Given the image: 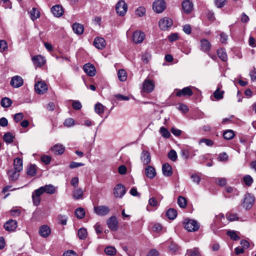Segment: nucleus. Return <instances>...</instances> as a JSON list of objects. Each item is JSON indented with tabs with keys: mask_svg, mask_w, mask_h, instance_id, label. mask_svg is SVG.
<instances>
[{
	"mask_svg": "<svg viewBox=\"0 0 256 256\" xmlns=\"http://www.w3.org/2000/svg\"><path fill=\"white\" fill-rule=\"evenodd\" d=\"M44 192L43 186L40 187L39 188L35 190L32 193L33 195L40 197V196Z\"/></svg>",
	"mask_w": 256,
	"mask_h": 256,
	"instance_id": "62",
	"label": "nucleus"
},
{
	"mask_svg": "<svg viewBox=\"0 0 256 256\" xmlns=\"http://www.w3.org/2000/svg\"><path fill=\"white\" fill-rule=\"evenodd\" d=\"M148 204L151 206L155 207L158 206V202L154 197H152L148 200Z\"/></svg>",
	"mask_w": 256,
	"mask_h": 256,
	"instance_id": "57",
	"label": "nucleus"
},
{
	"mask_svg": "<svg viewBox=\"0 0 256 256\" xmlns=\"http://www.w3.org/2000/svg\"><path fill=\"white\" fill-rule=\"evenodd\" d=\"M254 201V198L253 196L250 194H247L245 195L244 198L242 202V206L246 210L250 209Z\"/></svg>",
	"mask_w": 256,
	"mask_h": 256,
	"instance_id": "3",
	"label": "nucleus"
},
{
	"mask_svg": "<svg viewBox=\"0 0 256 256\" xmlns=\"http://www.w3.org/2000/svg\"><path fill=\"white\" fill-rule=\"evenodd\" d=\"M19 172V171L12 168L9 170L7 173L10 180L14 181L18 178L20 176Z\"/></svg>",
	"mask_w": 256,
	"mask_h": 256,
	"instance_id": "25",
	"label": "nucleus"
},
{
	"mask_svg": "<svg viewBox=\"0 0 256 256\" xmlns=\"http://www.w3.org/2000/svg\"><path fill=\"white\" fill-rule=\"evenodd\" d=\"M154 88V82L150 80H146L143 83L144 92L148 93L152 91Z\"/></svg>",
	"mask_w": 256,
	"mask_h": 256,
	"instance_id": "11",
	"label": "nucleus"
},
{
	"mask_svg": "<svg viewBox=\"0 0 256 256\" xmlns=\"http://www.w3.org/2000/svg\"><path fill=\"white\" fill-rule=\"evenodd\" d=\"M84 166V163L72 162L69 165V168H70L72 169V168H78L80 166Z\"/></svg>",
	"mask_w": 256,
	"mask_h": 256,
	"instance_id": "61",
	"label": "nucleus"
},
{
	"mask_svg": "<svg viewBox=\"0 0 256 256\" xmlns=\"http://www.w3.org/2000/svg\"><path fill=\"white\" fill-rule=\"evenodd\" d=\"M22 78L18 76H15L12 78L10 84L14 88H19L23 84Z\"/></svg>",
	"mask_w": 256,
	"mask_h": 256,
	"instance_id": "13",
	"label": "nucleus"
},
{
	"mask_svg": "<svg viewBox=\"0 0 256 256\" xmlns=\"http://www.w3.org/2000/svg\"><path fill=\"white\" fill-rule=\"evenodd\" d=\"M118 79L121 82H124L126 80V72L123 70L120 69L118 70Z\"/></svg>",
	"mask_w": 256,
	"mask_h": 256,
	"instance_id": "41",
	"label": "nucleus"
},
{
	"mask_svg": "<svg viewBox=\"0 0 256 256\" xmlns=\"http://www.w3.org/2000/svg\"><path fill=\"white\" fill-rule=\"evenodd\" d=\"M199 225L196 221L192 220H188L184 223V228L188 232H195L198 230Z\"/></svg>",
	"mask_w": 256,
	"mask_h": 256,
	"instance_id": "4",
	"label": "nucleus"
},
{
	"mask_svg": "<svg viewBox=\"0 0 256 256\" xmlns=\"http://www.w3.org/2000/svg\"><path fill=\"white\" fill-rule=\"evenodd\" d=\"M145 174L147 177L150 179H152L156 176V171L152 166H148L145 168Z\"/></svg>",
	"mask_w": 256,
	"mask_h": 256,
	"instance_id": "24",
	"label": "nucleus"
},
{
	"mask_svg": "<svg viewBox=\"0 0 256 256\" xmlns=\"http://www.w3.org/2000/svg\"><path fill=\"white\" fill-rule=\"evenodd\" d=\"M243 181L246 186H250L253 183L254 180L248 174L244 177Z\"/></svg>",
	"mask_w": 256,
	"mask_h": 256,
	"instance_id": "44",
	"label": "nucleus"
},
{
	"mask_svg": "<svg viewBox=\"0 0 256 256\" xmlns=\"http://www.w3.org/2000/svg\"><path fill=\"white\" fill-rule=\"evenodd\" d=\"M50 232L49 226L46 225H43L40 227L38 232L42 237L47 238L50 234Z\"/></svg>",
	"mask_w": 256,
	"mask_h": 256,
	"instance_id": "21",
	"label": "nucleus"
},
{
	"mask_svg": "<svg viewBox=\"0 0 256 256\" xmlns=\"http://www.w3.org/2000/svg\"><path fill=\"white\" fill-rule=\"evenodd\" d=\"M126 192L125 187L121 184H116L114 188V194L116 198H122Z\"/></svg>",
	"mask_w": 256,
	"mask_h": 256,
	"instance_id": "6",
	"label": "nucleus"
},
{
	"mask_svg": "<svg viewBox=\"0 0 256 256\" xmlns=\"http://www.w3.org/2000/svg\"><path fill=\"white\" fill-rule=\"evenodd\" d=\"M78 234L80 239L84 240L87 237V230L84 228H80L78 230Z\"/></svg>",
	"mask_w": 256,
	"mask_h": 256,
	"instance_id": "38",
	"label": "nucleus"
},
{
	"mask_svg": "<svg viewBox=\"0 0 256 256\" xmlns=\"http://www.w3.org/2000/svg\"><path fill=\"white\" fill-rule=\"evenodd\" d=\"M72 106L74 110H80L82 107L81 103L78 100H72Z\"/></svg>",
	"mask_w": 256,
	"mask_h": 256,
	"instance_id": "55",
	"label": "nucleus"
},
{
	"mask_svg": "<svg viewBox=\"0 0 256 256\" xmlns=\"http://www.w3.org/2000/svg\"><path fill=\"white\" fill-rule=\"evenodd\" d=\"M216 182L220 186H224L227 182L226 179L224 178H216Z\"/></svg>",
	"mask_w": 256,
	"mask_h": 256,
	"instance_id": "52",
	"label": "nucleus"
},
{
	"mask_svg": "<svg viewBox=\"0 0 256 256\" xmlns=\"http://www.w3.org/2000/svg\"><path fill=\"white\" fill-rule=\"evenodd\" d=\"M37 170V167L35 164H30L26 170V174L30 176H34L36 175Z\"/></svg>",
	"mask_w": 256,
	"mask_h": 256,
	"instance_id": "28",
	"label": "nucleus"
},
{
	"mask_svg": "<svg viewBox=\"0 0 256 256\" xmlns=\"http://www.w3.org/2000/svg\"><path fill=\"white\" fill-rule=\"evenodd\" d=\"M189 256H200V254L197 248H194L188 251Z\"/></svg>",
	"mask_w": 256,
	"mask_h": 256,
	"instance_id": "60",
	"label": "nucleus"
},
{
	"mask_svg": "<svg viewBox=\"0 0 256 256\" xmlns=\"http://www.w3.org/2000/svg\"><path fill=\"white\" fill-rule=\"evenodd\" d=\"M94 210L96 214L100 216H106L110 212L108 207L106 206H94Z\"/></svg>",
	"mask_w": 256,
	"mask_h": 256,
	"instance_id": "10",
	"label": "nucleus"
},
{
	"mask_svg": "<svg viewBox=\"0 0 256 256\" xmlns=\"http://www.w3.org/2000/svg\"><path fill=\"white\" fill-rule=\"evenodd\" d=\"M24 118V114L22 112H18L14 116V120L15 122H18L22 120Z\"/></svg>",
	"mask_w": 256,
	"mask_h": 256,
	"instance_id": "56",
	"label": "nucleus"
},
{
	"mask_svg": "<svg viewBox=\"0 0 256 256\" xmlns=\"http://www.w3.org/2000/svg\"><path fill=\"white\" fill-rule=\"evenodd\" d=\"M32 60L34 64L38 67H40L44 65L46 62V60L44 57L40 55H38L34 56L32 58Z\"/></svg>",
	"mask_w": 256,
	"mask_h": 256,
	"instance_id": "18",
	"label": "nucleus"
},
{
	"mask_svg": "<svg viewBox=\"0 0 256 256\" xmlns=\"http://www.w3.org/2000/svg\"><path fill=\"white\" fill-rule=\"evenodd\" d=\"M162 174L165 176H170L172 174V166L168 163H164L162 166Z\"/></svg>",
	"mask_w": 256,
	"mask_h": 256,
	"instance_id": "23",
	"label": "nucleus"
},
{
	"mask_svg": "<svg viewBox=\"0 0 256 256\" xmlns=\"http://www.w3.org/2000/svg\"><path fill=\"white\" fill-rule=\"evenodd\" d=\"M44 192L48 194H53L55 192L56 190L54 186L52 184L46 185L43 186Z\"/></svg>",
	"mask_w": 256,
	"mask_h": 256,
	"instance_id": "37",
	"label": "nucleus"
},
{
	"mask_svg": "<svg viewBox=\"0 0 256 256\" xmlns=\"http://www.w3.org/2000/svg\"><path fill=\"white\" fill-rule=\"evenodd\" d=\"M145 37L144 34L141 31H136L133 33L132 40L136 44L142 42Z\"/></svg>",
	"mask_w": 256,
	"mask_h": 256,
	"instance_id": "12",
	"label": "nucleus"
},
{
	"mask_svg": "<svg viewBox=\"0 0 256 256\" xmlns=\"http://www.w3.org/2000/svg\"><path fill=\"white\" fill-rule=\"evenodd\" d=\"M190 178L192 179L193 182L196 183L198 184H199L201 180L199 176H198L197 174H194L191 176Z\"/></svg>",
	"mask_w": 256,
	"mask_h": 256,
	"instance_id": "63",
	"label": "nucleus"
},
{
	"mask_svg": "<svg viewBox=\"0 0 256 256\" xmlns=\"http://www.w3.org/2000/svg\"><path fill=\"white\" fill-rule=\"evenodd\" d=\"M104 106L100 103H97L94 106V110L96 114L100 116L103 114Z\"/></svg>",
	"mask_w": 256,
	"mask_h": 256,
	"instance_id": "36",
	"label": "nucleus"
},
{
	"mask_svg": "<svg viewBox=\"0 0 256 256\" xmlns=\"http://www.w3.org/2000/svg\"><path fill=\"white\" fill-rule=\"evenodd\" d=\"M160 132L162 136L165 138H169L170 136V132L164 127H161L160 130Z\"/></svg>",
	"mask_w": 256,
	"mask_h": 256,
	"instance_id": "46",
	"label": "nucleus"
},
{
	"mask_svg": "<svg viewBox=\"0 0 256 256\" xmlns=\"http://www.w3.org/2000/svg\"><path fill=\"white\" fill-rule=\"evenodd\" d=\"M226 216L227 219L230 221L236 220L238 218V215L236 214L228 213L226 214Z\"/></svg>",
	"mask_w": 256,
	"mask_h": 256,
	"instance_id": "54",
	"label": "nucleus"
},
{
	"mask_svg": "<svg viewBox=\"0 0 256 256\" xmlns=\"http://www.w3.org/2000/svg\"><path fill=\"white\" fill-rule=\"evenodd\" d=\"M51 150L56 154H62L64 151V147L62 144H56L52 148Z\"/></svg>",
	"mask_w": 256,
	"mask_h": 256,
	"instance_id": "26",
	"label": "nucleus"
},
{
	"mask_svg": "<svg viewBox=\"0 0 256 256\" xmlns=\"http://www.w3.org/2000/svg\"><path fill=\"white\" fill-rule=\"evenodd\" d=\"M168 156L170 159L174 162L176 161L178 158L176 152L174 150H172L169 152Z\"/></svg>",
	"mask_w": 256,
	"mask_h": 256,
	"instance_id": "47",
	"label": "nucleus"
},
{
	"mask_svg": "<svg viewBox=\"0 0 256 256\" xmlns=\"http://www.w3.org/2000/svg\"><path fill=\"white\" fill-rule=\"evenodd\" d=\"M72 29L74 33L77 34H81L84 32V26L78 23H74L72 24Z\"/></svg>",
	"mask_w": 256,
	"mask_h": 256,
	"instance_id": "27",
	"label": "nucleus"
},
{
	"mask_svg": "<svg viewBox=\"0 0 256 256\" xmlns=\"http://www.w3.org/2000/svg\"><path fill=\"white\" fill-rule=\"evenodd\" d=\"M234 136V134L232 130H228L225 131L223 134V136L226 140H231Z\"/></svg>",
	"mask_w": 256,
	"mask_h": 256,
	"instance_id": "42",
	"label": "nucleus"
},
{
	"mask_svg": "<svg viewBox=\"0 0 256 256\" xmlns=\"http://www.w3.org/2000/svg\"><path fill=\"white\" fill-rule=\"evenodd\" d=\"M14 170L20 172L22 169V160L19 158H16L14 162Z\"/></svg>",
	"mask_w": 256,
	"mask_h": 256,
	"instance_id": "29",
	"label": "nucleus"
},
{
	"mask_svg": "<svg viewBox=\"0 0 256 256\" xmlns=\"http://www.w3.org/2000/svg\"><path fill=\"white\" fill-rule=\"evenodd\" d=\"M193 4L188 0H185L182 3V8L186 14H190L192 10Z\"/></svg>",
	"mask_w": 256,
	"mask_h": 256,
	"instance_id": "20",
	"label": "nucleus"
},
{
	"mask_svg": "<svg viewBox=\"0 0 256 256\" xmlns=\"http://www.w3.org/2000/svg\"><path fill=\"white\" fill-rule=\"evenodd\" d=\"M83 196V190L81 188L75 190L73 192V197L76 200H78L82 198Z\"/></svg>",
	"mask_w": 256,
	"mask_h": 256,
	"instance_id": "39",
	"label": "nucleus"
},
{
	"mask_svg": "<svg viewBox=\"0 0 256 256\" xmlns=\"http://www.w3.org/2000/svg\"><path fill=\"white\" fill-rule=\"evenodd\" d=\"M172 20L168 17H164L161 19L159 22L160 28L163 30H168L172 26Z\"/></svg>",
	"mask_w": 256,
	"mask_h": 256,
	"instance_id": "1",
	"label": "nucleus"
},
{
	"mask_svg": "<svg viewBox=\"0 0 256 256\" xmlns=\"http://www.w3.org/2000/svg\"><path fill=\"white\" fill-rule=\"evenodd\" d=\"M40 16V14L38 10L33 8L30 12V17L32 20L34 21Z\"/></svg>",
	"mask_w": 256,
	"mask_h": 256,
	"instance_id": "31",
	"label": "nucleus"
},
{
	"mask_svg": "<svg viewBox=\"0 0 256 256\" xmlns=\"http://www.w3.org/2000/svg\"><path fill=\"white\" fill-rule=\"evenodd\" d=\"M211 44L206 38H203L200 40V50L206 53L210 52L211 48Z\"/></svg>",
	"mask_w": 256,
	"mask_h": 256,
	"instance_id": "14",
	"label": "nucleus"
},
{
	"mask_svg": "<svg viewBox=\"0 0 256 256\" xmlns=\"http://www.w3.org/2000/svg\"><path fill=\"white\" fill-rule=\"evenodd\" d=\"M174 92H176V94L178 96H191L193 94L191 88L190 86L185 87L182 90L176 89Z\"/></svg>",
	"mask_w": 256,
	"mask_h": 256,
	"instance_id": "9",
	"label": "nucleus"
},
{
	"mask_svg": "<svg viewBox=\"0 0 256 256\" xmlns=\"http://www.w3.org/2000/svg\"><path fill=\"white\" fill-rule=\"evenodd\" d=\"M178 204L180 207L182 208H184L186 206L187 202L186 199L184 197L182 196H180L178 198Z\"/></svg>",
	"mask_w": 256,
	"mask_h": 256,
	"instance_id": "43",
	"label": "nucleus"
},
{
	"mask_svg": "<svg viewBox=\"0 0 256 256\" xmlns=\"http://www.w3.org/2000/svg\"><path fill=\"white\" fill-rule=\"evenodd\" d=\"M224 91H220L219 88H217L214 92V96L216 100H220L223 98Z\"/></svg>",
	"mask_w": 256,
	"mask_h": 256,
	"instance_id": "48",
	"label": "nucleus"
},
{
	"mask_svg": "<svg viewBox=\"0 0 256 256\" xmlns=\"http://www.w3.org/2000/svg\"><path fill=\"white\" fill-rule=\"evenodd\" d=\"M227 234L234 240H238L240 238L237 232L234 230H228L227 232Z\"/></svg>",
	"mask_w": 256,
	"mask_h": 256,
	"instance_id": "45",
	"label": "nucleus"
},
{
	"mask_svg": "<svg viewBox=\"0 0 256 256\" xmlns=\"http://www.w3.org/2000/svg\"><path fill=\"white\" fill-rule=\"evenodd\" d=\"M218 55L219 58L224 62L227 60L228 56L226 50L224 48H221L217 51Z\"/></svg>",
	"mask_w": 256,
	"mask_h": 256,
	"instance_id": "33",
	"label": "nucleus"
},
{
	"mask_svg": "<svg viewBox=\"0 0 256 256\" xmlns=\"http://www.w3.org/2000/svg\"><path fill=\"white\" fill-rule=\"evenodd\" d=\"M218 159L220 162H226L228 160V155L226 152H223L219 154Z\"/></svg>",
	"mask_w": 256,
	"mask_h": 256,
	"instance_id": "53",
	"label": "nucleus"
},
{
	"mask_svg": "<svg viewBox=\"0 0 256 256\" xmlns=\"http://www.w3.org/2000/svg\"><path fill=\"white\" fill-rule=\"evenodd\" d=\"M116 249L112 246H106L104 249V252L109 256H114L116 254Z\"/></svg>",
	"mask_w": 256,
	"mask_h": 256,
	"instance_id": "40",
	"label": "nucleus"
},
{
	"mask_svg": "<svg viewBox=\"0 0 256 256\" xmlns=\"http://www.w3.org/2000/svg\"><path fill=\"white\" fill-rule=\"evenodd\" d=\"M63 256H78L76 253L72 250H69L63 254Z\"/></svg>",
	"mask_w": 256,
	"mask_h": 256,
	"instance_id": "64",
	"label": "nucleus"
},
{
	"mask_svg": "<svg viewBox=\"0 0 256 256\" xmlns=\"http://www.w3.org/2000/svg\"><path fill=\"white\" fill-rule=\"evenodd\" d=\"M141 161L144 164H148L151 160V157L149 152L147 150H143L141 154Z\"/></svg>",
	"mask_w": 256,
	"mask_h": 256,
	"instance_id": "22",
	"label": "nucleus"
},
{
	"mask_svg": "<svg viewBox=\"0 0 256 256\" xmlns=\"http://www.w3.org/2000/svg\"><path fill=\"white\" fill-rule=\"evenodd\" d=\"M17 227V222L14 220H10L4 224V228L7 231L11 232L16 230Z\"/></svg>",
	"mask_w": 256,
	"mask_h": 256,
	"instance_id": "15",
	"label": "nucleus"
},
{
	"mask_svg": "<svg viewBox=\"0 0 256 256\" xmlns=\"http://www.w3.org/2000/svg\"><path fill=\"white\" fill-rule=\"evenodd\" d=\"M51 12L56 17L61 16L64 12L62 7L58 4L53 6L51 8Z\"/></svg>",
	"mask_w": 256,
	"mask_h": 256,
	"instance_id": "16",
	"label": "nucleus"
},
{
	"mask_svg": "<svg viewBox=\"0 0 256 256\" xmlns=\"http://www.w3.org/2000/svg\"><path fill=\"white\" fill-rule=\"evenodd\" d=\"M41 160L43 163H44L46 164H48L50 163L51 161V157L49 156L44 155L41 156Z\"/></svg>",
	"mask_w": 256,
	"mask_h": 256,
	"instance_id": "58",
	"label": "nucleus"
},
{
	"mask_svg": "<svg viewBox=\"0 0 256 256\" xmlns=\"http://www.w3.org/2000/svg\"><path fill=\"white\" fill-rule=\"evenodd\" d=\"M146 13V9L144 7L140 6L138 7L136 11V14L140 17L143 16Z\"/></svg>",
	"mask_w": 256,
	"mask_h": 256,
	"instance_id": "50",
	"label": "nucleus"
},
{
	"mask_svg": "<svg viewBox=\"0 0 256 256\" xmlns=\"http://www.w3.org/2000/svg\"><path fill=\"white\" fill-rule=\"evenodd\" d=\"M94 45L98 48L102 50L106 46V42L104 38L96 37L94 41Z\"/></svg>",
	"mask_w": 256,
	"mask_h": 256,
	"instance_id": "17",
	"label": "nucleus"
},
{
	"mask_svg": "<svg viewBox=\"0 0 256 256\" xmlns=\"http://www.w3.org/2000/svg\"><path fill=\"white\" fill-rule=\"evenodd\" d=\"M74 214L78 218L82 219L85 216V210L82 208H78L75 210Z\"/></svg>",
	"mask_w": 256,
	"mask_h": 256,
	"instance_id": "32",
	"label": "nucleus"
},
{
	"mask_svg": "<svg viewBox=\"0 0 256 256\" xmlns=\"http://www.w3.org/2000/svg\"><path fill=\"white\" fill-rule=\"evenodd\" d=\"M8 49V44L6 40H0V52H2Z\"/></svg>",
	"mask_w": 256,
	"mask_h": 256,
	"instance_id": "51",
	"label": "nucleus"
},
{
	"mask_svg": "<svg viewBox=\"0 0 256 256\" xmlns=\"http://www.w3.org/2000/svg\"><path fill=\"white\" fill-rule=\"evenodd\" d=\"M58 220L60 224L62 225H66L67 223V217L64 215H59L58 216Z\"/></svg>",
	"mask_w": 256,
	"mask_h": 256,
	"instance_id": "59",
	"label": "nucleus"
},
{
	"mask_svg": "<svg viewBox=\"0 0 256 256\" xmlns=\"http://www.w3.org/2000/svg\"><path fill=\"white\" fill-rule=\"evenodd\" d=\"M64 125L66 127H70L74 125V120L72 118H68L65 120Z\"/></svg>",
	"mask_w": 256,
	"mask_h": 256,
	"instance_id": "49",
	"label": "nucleus"
},
{
	"mask_svg": "<svg viewBox=\"0 0 256 256\" xmlns=\"http://www.w3.org/2000/svg\"><path fill=\"white\" fill-rule=\"evenodd\" d=\"M84 70L86 74L90 76H93L96 74L94 66L90 64H86L84 65Z\"/></svg>",
	"mask_w": 256,
	"mask_h": 256,
	"instance_id": "19",
	"label": "nucleus"
},
{
	"mask_svg": "<svg viewBox=\"0 0 256 256\" xmlns=\"http://www.w3.org/2000/svg\"><path fill=\"white\" fill-rule=\"evenodd\" d=\"M166 8V5L164 0H156L153 3V10L156 13L162 12Z\"/></svg>",
	"mask_w": 256,
	"mask_h": 256,
	"instance_id": "5",
	"label": "nucleus"
},
{
	"mask_svg": "<svg viewBox=\"0 0 256 256\" xmlns=\"http://www.w3.org/2000/svg\"><path fill=\"white\" fill-rule=\"evenodd\" d=\"M106 224L111 230L116 231L118 228V222L116 216H112L108 218Z\"/></svg>",
	"mask_w": 256,
	"mask_h": 256,
	"instance_id": "7",
	"label": "nucleus"
},
{
	"mask_svg": "<svg viewBox=\"0 0 256 256\" xmlns=\"http://www.w3.org/2000/svg\"><path fill=\"white\" fill-rule=\"evenodd\" d=\"M166 216L169 219L174 220L177 216V211L174 208H170L166 212Z\"/></svg>",
	"mask_w": 256,
	"mask_h": 256,
	"instance_id": "34",
	"label": "nucleus"
},
{
	"mask_svg": "<svg viewBox=\"0 0 256 256\" xmlns=\"http://www.w3.org/2000/svg\"><path fill=\"white\" fill-rule=\"evenodd\" d=\"M14 136L10 132L6 133L3 137V139L4 142L6 144H11L12 142Z\"/></svg>",
	"mask_w": 256,
	"mask_h": 256,
	"instance_id": "30",
	"label": "nucleus"
},
{
	"mask_svg": "<svg viewBox=\"0 0 256 256\" xmlns=\"http://www.w3.org/2000/svg\"><path fill=\"white\" fill-rule=\"evenodd\" d=\"M12 104L11 100L8 98L5 97L2 98L1 100V106L4 108H8Z\"/></svg>",
	"mask_w": 256,
	"mask_h": 256,
	"instance_id": "35",
	"label": "nucleus"
},
{
	"mask_svg": "<svg viewBox=\"0 0 256 256\" xmlns=\"http://www.w3.org/2000/svg\"><path fill=\"white\" fill-rule=\"evenodd\" d=\"M128 10L127 4L124 0H120L116 4V10L120 16H124Z\"/></svg>",
	"mask_w": 256,
	"mask_h": 256,
	"instance_id": "2",
	"label": "nucleus"
},
{
	"mask_svg": "<svg viewBox=\"0 0 256 256\" xmlns=\"http://www.w3.org/2000/svg\"><path fill=\"white\" fill-rule=\"evenodd\" d=\"M34 89L37 94H42L46 92L48 87L44 82H38L34 85Z\"/></svg>",
	"mask_w": 256,
	"mask_h": 256,
	"instance_id": "8",
	"label": "nucleus"
}]
</instances>
